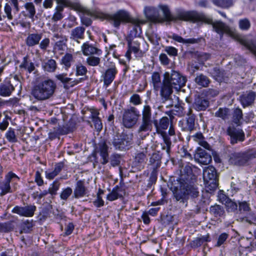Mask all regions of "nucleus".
<instances>
[{"instance_id": "obj_47", "label": "nucleus", "mask_w": 256, "mask_h": 256, "mask_svg": "<svg viewBox=\"0 0 256 256\" xmlns=\"http://www.w3.org/2000/svg\"><path fill=\"white\" fill-rule=\"evenodd\" d=\"M194 81L197 84L202 87L208 86L210 82L208 78L203 74H198L194 79Z\"/></svg>"}, {"instance_id": "obj_64", "label": "nucleus", "mask_w": 256, "mask_h": 256, "mask_svg": "<svg viewBox=\"0 0 256 256\" xmlns=\"http://www.w3.org/2000/svg\"><path fill=\"white\" fill-rule=\"evenodd\" d=\"M50 44V40L49 38H44L39 43V47L42 51H46L47 48L49 46Z\"/></svg>"}, {"instance_id": "obj_49", "label": "nucleus", "mask_w": 256, "mask_h": 256, "mask_svg": "<svg viewBox=\"0 0 256 256\" xmlns=\"http://www.w3.org/2000/svg\"><path fill=\"white\" fill-rule=\"evenodd\" d=\"M213 4L222 8H228L234 5L233 0H212Z\"/></svg>"}, {"instance_id": "obj_43", "label": "nucleus", "mask_w": 256, "mask_h": 256, "mask_svg": "<svg viewBox=\"0 0 256 256\" xmlns=\"http://www.w3.org/2000/svg\"><path fill=\"white\" fill-rule=\"evenodd\" d=\"M68 40L55 42L53 46V52L54 53L59 52L60 54H64V51L67 48Z\"/></svg>"}, {"instance_id": "obj_36", "label": "nucleus", "mask_w": 256, "mask_h": 256, "mask_svg": "<svg viewBox=\"0 0 256 256\" xmlns=\"http://www.w3.org/2000/svg\"><path fill=\"white\" fill-rule=\"evenodd\" d=\"M210 74L216 80L220 82L225 81L228 78L226 71L218 67H215L212 69Z\"/></svg>"}, {"instance_id": "obj_4", "label": "nucleus", "mask_w": 256, "mask_h": 256, "mask_svg": "<svg viewBox=\"0 0 256 256\" xmlns=\"http://www.w3.org/2000/svg\"><path fill=\"white\" fill-rule=\"evenodd\" d=\"M200 196L198 187L195 184L179 182V186L174 188L173 197L174 201L186 207L190 198L195 199Z\"/></svg>"}, {"instance_id": "obj_2", "label": "nucleus", "mask_w": 256, "mask_h": 256, "mask_svg": "<svg viewBox=\"0 0 256 256\" xmlns=\"http://www.w3.org/2000/svg\"><path fill=\"white\" fill-rule=\"evenodd\" d=\"M186 78L178 72L172 70L166 72L164 76L163 85L161 92V100L162 102L172 100L173 89L180 90L186 84Z\"/></svg>"}, {"instance_id": "obj_40", "label": "nucleus", "mask_w": 256, "mask_h": 256, "mask_svg": "<svg viewBox=\"0 0 256 256\" xmlns=\"http://www.w3.org/2000/svg\"><path fill=\"white\" fill-rule=\"evenodd\" d=\"M166 114L170 116L171 118L174 117V115L181 117L185 114L184 108L180 104H176L172 110L166 112Z\"/></svg>"}, {"instance_id": "obj_63", "label": "nucleus", "mask_w": 256, "mask_h": 256, "mask_svg": "<svg viewBox=\"0 0 256 256\" xmlns=\"http://www.w3.org/2000/svg\"><path fill=\"white\" fill-rule=\"evenodd\" d=\"M52 40L55 42L56 40H63L68 39L66 36L64 35L61 31H60L56 32L53 34Z\"/></svg>"}, {"instance_id": "obj_3", "label": "nucleus", "mask_w": 256, "mask_h": 256, "mask_svg": "<svg viewBox=\"0 0 256 256\" xmlns=\"http://www.w3.org/2000/svg\"><path fill=\"white\" fill-rule=\"evenodd\" d=\"M162 10L164 17H161L162 22H176L178 20L190 22L193 23L197 22L198 21H204L206 22H210V20L207 19L204 16V13L200 12L196 10L186 11L184 10H178L176 11L174 16L171 14L170 8L167 6H160Z\"/></svg>"}, {"instance_id": "obj_57", "label": "nucleus", "mask_w": 256, "mask_h": 256, "mask_svg": "<svg viewBox=\"0 0 256 256\" xmlns=\"http://www.w3.org/2000/svg\"><path fill=\"white\" fill-rule=\"evenodd\" d=\"M86 64L92 66H96L100 63V58L94 56H89L86 60Z\"/></svg>"}, {"instance_id": "obj_48", "label": "nucleus", "mask_w": 256, "mask_h": 256, "mask_svg": "<svg viewBox=\"0 0 256 256\" xmlns=\"http://www.w3.org/2000/svg\"><path fill=\"white\" fill-rule=\"evenodd\" d=\"M230 114V110L226 108H220L214 114L215 116L220 118L224 120L228 119Z\"/></svg>"}, {"instance_id": "obj_35", "label": "nucleus", "mask_w": 256, "mask_h": 256, "mask_svg": "<svg viewBox=\"0 0 256 256\" xmlns=\"http://www.w3.org/2000/svg\"><path fill=\"white\" fill-rule=\"evenodd\" d=\"M163 142L161 143L162 149L166 150L167 154V162L170 159L172 141L169 136L166 134H162Z\"/></svg>"}, {"instance_id": "obj_12", "label": "nucleus", "mask_w": 256, "mask_h": 256, "mask_svg": "<svg viewBox=\"0 0 256 256\" xmlns=\"http://www.w3.org/2000/svg\"><path fill=\"white\" fill-rule=\"evenodd\" d=\"M140 116L139 111L135 107L124 110L122 115V124L126 128H132L138 122Z\"/></svg>"}, {"instance_id": "obj_44", "label": "nucleus", "mask_w": 256, "mask_h": 256, "mask_svg": "<svg viewBox=\"0 0 256 256\" xmlns=\"http://www.w3.org/2000/svg\"><path fill=\"white\" fill-rule=\"evenodd\" d=\"M74 60L73 55L70 53H66L62 57L60 64L64 66L66 70H68L72 66V64Z\"/></svg>"}, {"instance_id": "obj_33", "label": "nucleus", "mask_w": 256, "mask_h": 256, "mask_svg": "<svg viewBox=\"0 0 256 256\" xmlns=\"http://www.w3.org/2000/svg\"><path fill=\"white\" fill-rule=\"evenodd\" d=\"M140 44L138 42L128 40V48L134 53L136 58H142L144 54V52L140 50Z\"/></svg>"}, {"instance_id": "obj_41", "label": "nucleus", "mask_w": 256, "mask_h": 256, "mask_svg": "<svg viewBox=\"0 0 256 256\" xmlns=\"http://www.w3.org/2000/svg\"><path fill=\"white\" fill-rule=\"evenodd\" d=\"M20 68L24 69L30 74L36 69L34 63L30 61L28 56L24 57L20 65Z\"/></svg>"}, {"instance_id": "obj_31", "label": "nucleus", "mask_w": 256, "mask_h": 256, "mask_svg": "<svg viewBox=\"0 0 256 256\" xmlns=\"http://www.w3.org/2000/svg\"><path fill=\"white\" fill-rule=\"evenodd\" d=\"M24 7L25 10L22 11L21 14L26 18H28L34 21V16L36 13L34 4L32 2H27L24 4Z\"/></svg>"}, {"instance_id": "obj_46", "label": "nucleus", "mask_w": 256, "mask_h": 256, "mask_svg": "<svg viewBox=\"0 0 256 256\" xmlns=\"http://www.w3.org/2000/svg\"><path fill=\"white\" fill-rule=\"evenodd\" d=\"M34 226V222L32 220H27L23 222L20 224V234L30 233L32 230Z\"/></svg>"}, {"instance_id": "obj_52", "label": "nucleus", "mask_w": 256, "mask_h": 256, "mask_svg": "<svg viewBox=\"0 0 256 256\" xmlns=\"http://www.w3.org/2000/svg\"><path fill=\"white\" fill-rule=\"evenodd\" d=\"M243 118L242 110L238 108H236L232 114V122L237 126H240L241 124L240 120Z\"/></svg>"}, {"instance_id": "obj_10", "label": "nucleus", "mask_w": 256, "mask_h": 256, "mask_svg": "<svg viewBox=\"0 0 256 256\" xmlns=\"http://www.w3.org/2000/svg\"><path fill=\"white\" fill-rule=\"evenodd\" d=\"M133 134L118 133L113 137L112 143L116 150H124L128 149L132 143Z\"/></svg>"}, {"instance_id": "obj_20", "label": "nucleus", "mask_w": 256, "mask_h": 256, "mask_svg": "<svg viewBox=\"0 0 256 256\" xmlns=\"http://www.w3.org/2000/svg\"><path fill=\"white\" fill-rule=\"evenodd\" d=\"M256 98V92L252 90L243 92L240 98V101L244 108L252 106L254 103Z\"/></svg>"}, {"instance_id": "obj_45", "label": "nucleus", "mask_w": 256, "mask_h": 256, "mask_svg": "<svg viewBox=\"0 0 256 256\" xmlns=\"http://www.w3.org/2000/svg\"><path fill=\"white\" fill-rule=\"evenodd\" d=\"M210 212L216 218L222 217L224 216L225 214L224 208L218 204L211 206L210 208Z\"/></svg>"}, {"instance_id": "obj_50", "label": "nucleus", "mask_w": 256, "mask_h": 256, "mask_svg": "<svg viewBox=\"0 0 256 256\" xmlns=\"http://www.w3.org/2000/svg\"><path fill=\"white\" fill-rule=\"evenodd\" d=\"M247 49L256 56V40L246 38L245 42H242Z\"/></svg>"}, {"instance_id": "obj_21", "label": "nucleus", "mask_w": 256, "mask_h": 256, "mask_svg": "<svg viewBox=\"0 0 256 256\" xmlns=\"http://www.w3.org/2000/svg\"><path fill=\"white\" fill-rule=\"evenodd\" d=\"M15 90L14 86L12 84L10 78H6L0 84V96L8 97L12 95Z\"/></svg>"}, {"instance_id": "obj_11", "label": "nucleus", "mask_w": 256, "mask_h": 256, "mask_svg": "<svg viewBox=\"0 0 256 256\" xmlns=\"http://www.w3.org/2000/svg\"><path fill=\"white\" fill-rule=\"evenodd\" d=\"M153 123L151 108L148 105H146L142 111V121L138 130V133L142 134L144 132L152 131Z\"/></svg>"}, {"instance_id": "obj_60", "label": "nucleus", "mask_w": 256, "mask_h": 256, "mask_svg": "<svg viewBox=\"0 0 256 256\" xmlns=\"http://www.w3.org/2000/svg\"><path fill=\"white\" fill-rule=\"evenodd\" d=\"M72 194V188L70 187H67L62 189L60 194V198L62 200H66Z\"/></svg>"}, {"instance_id": "obj_5", "label": "nucleus", "mask_w": 256, "mask_h": 256, "mask_svg": "<svg viewBox=\"0 0 256 256\" xmlns=\"http://www.w3.org/2000/svg\"><path fill=\"white\" fill-rule=\"evenodd\" d=\"M56 85L51 79H46L34 85L31 92L32 96L38 101H44L51 98L56 90Z\"/></svg>"}, {"instance_id": "obj_54", "label": "nucleus", "mask_w": 256, "mask_h": 256, "mask_svg": "<svg viewBox=\"0 0 256 256\" xmlns=\"http://www.w3.org/2000/svg\"><path fill=\"white\" fill-rule=\"evenodd\" d=\"M64 6L62 4H58L55 8V12L52 16V20L54 22H57L61 20L64 18L62 12L64 11Z\"/></svg>"}, {"instance_id": "obj_1", "label": "nucleus", "mask_w": 256, "mask_h": 256, "mask_svg": "<svg viewBox=\"0 0 256 256\" xmlns=\"http://www.w3.org/2000/svg\"><path fill=\"white\" fill-rule=\"evenodd\" d=\"M99 18L106 20L114 28L118 29L122 24L131 23L134 26L130 32L131 37L136 38L141 34V28L139 20L131 17L130 13L124 10H120L113 14L102 12Z\"/></svg>"}, {"instance_id": "obj_29", "label": "nucleus", "mask_w": 256, "mask_h": 256, "mask_svg": "<svg viewBox=\"0 0 256 256\" xmlns=\"http://www.w3.org/2000/svg\"><path fill=\"white\" fill-rule=\"evenodd\" d=\"M162 154L160 151L154 152L150 158L149 164L152 170H158L162 164Z\"/></svg>"}, {"instance_id": "obj_25", "label": "nucleus", "mask_w": 256, "mask_h": 256, "mask_svg": "<svg viewBox=\"0 0 256 256\" xmlns=\"http://www.w3.org/2000/svg\"><path fill=\"white\" fill-rule=\"evenodd\" d=\"M88 190L85 186L84 182L82 180H78L75 186L74 191V197L76 198H79L88 195Z\"/></svg>"}, {"instance_id": "obj_16", "label": "nucleus", "mask_w": 256, "mask_h": 256, "mask_svg": "<svg viewBox=\"0 0 256 256\" xmlns=\"http://www.w3.org/2000/svg\"><path fill=\"white\" fill-rule=\"evenodd\" d=\"M36 207L34 204H27L24 206H16L12 210L14 214H16L22 216L32 217L35 212Z\"/></svg>"}, {"instance_id": "obj_34", "label": "nucleus", "mask_w": 256, "mask_h": 256, "mask_svg": "<svg viewBox=\"0 0 256 256\" xmlns=\"http://www.w3.org/2000/svg\"><path fill=\"white\" fill-rule=\"evenodd\" d=\"M169 38H172L174 40L182 44H198L201 41L202 38H190L188 39H185L182 38L181 36H178L176 34H173L172 35H169L168 36Z\"/></svg>"}, {"instance_id": "obj_8", "label": "nucleus", "mask_w": 256, "mask_h": 256, "mask_svg": "<svg viewBox=\"0 0 256 256\" xmlns=\"http://www.w3.org/2000/svg\"><path fill=\"white\" fill-rule=\"evenodd\" d=\"M97 154H98L101 158L100 163L102 164L105 165L109 162L108 146L105 140L98 142L95 150L88 157V160L93 162L94 168L98 164Z\"/></svg>"}, {"instance_id": "obj_24", "label": "nucleus", "mask_w": 256, "mask_h": 256, "mask_svg": "<svg viewBox=\"0 0 256 256\" xmlns=\"http://www.w3.org/2000/svg\"><path fill=\"white\" fill-rule=\"evenodd\" d=\"M120 186H116L113 188L112 192L108 194L106 198L110 201H114L117 200L118 198H123L125 195V190L122 188V186L124 185L123 180H122L120 182Z\"/></svg>"}, {"instance_id": "obj_7", "label": "nucleus", "mask_w": 256, "mask_h": 256, "mask_svg": "<svg viewBox=\"0 0 256 256\" xmlns=\"http://www.w3.org/2000/svg\"><path fill=\"white\" fill-rule=\"evenodd\" d=\"M256 157V151L248 150L245 152H234L228 156L230 164L244 166L248 164L250 160Z\"/></svg>"}, {"instance_id": "obj_59", "label": "nucleus", "mask_w": 256, "mask_h": 256, "mask_svg": "<svg viewBox=\"0 0 256 256\" xmlns=\"http://www.w3.org/2000/svg\"><path fill=\"white\" fill-rule=\"evenodd\" d=\"M239 28L243 30H247L250 27V22L248 19L245 18L241 19L238 22Z\"/></svg>"}, {"instance_id": "obj_22", "label": "nucleus", "mask_w": 256, "mask_h": 256, "mask_svg": "<svg viewBox=\"0 0 256 256\" xmlns=\"http://www.w3.org/2000/svg\"><path fill=\"white\" fill-rule=\"evenodd\" d=\"M144 12L146 18L153 23H162L161 16L158 10L154 7H145Z\"/></svg>"}, {"instance_id": "obj_6", "label": "nucleus", "mask_w": 256, "mask_h": 256, "mask_svg": "<svg viewBox=\"0 0 256 256\" xmlns=\"http://www.w3.org/2000/svg\"><path fill=\"white\" fill-rule=\"evenodd\" d=\"M204 16L207 19L210 20V22L208 23L204 21H198L197 22H202L207 24H211L214 30L220 34V39L222 38L224 34H225L235 39L241 44L244 46V43L242 42H245L246 38L239 34L235 29L230 28L225 23L221 21H217L213 22L211 18L206 16L204 14Z\"/></svg>"}, {"instance_id": "obj_53", "label": "nucleus", "mask_w": 256, "mask_h": 256, "mask_svg": "<svg viewBox=\"0 0 256 256\" xmlns=\"http://www.w3.org/2000/svg\"><path fill=\"white\" fill-rule=\"evenodd\" d=\"M14 222L8 221L0 223V232L8 233L14 229Z\"/></svg>"}, {"instance_id": "obj_13", "label": "nucleus", "mask_w": 256, "mask_h": 256, "mask_svg": "<svg viewBox=\"0 0 256 256\" xmlns=\"http://www.w3.org/2000/svg\"><path fill=\"white\" fill-rule=\"evenodd\" d=\"M204 182L208 186H210V190L216 188L218 186V174L216 170L212 166H208L203 172Z\"/></svg>"}, {"instance_id": "obj_39", "label": "nucleus", "mask_w": 256, "mask_h": 256, "mask_svg": "<svg viewBox=\"0 0 256 256\" xmlns=\"http://www.w3.org/2000/svg\"><path fill=\"white\" fill-rule=\"evenodd\" d=\"M42 68L45 72H52L56 69L57 64L54 60L48 59L42 62Z\"/></svg>"}, {"instance_id": "obj_38", "label": "nucleus", "mask_w": 256, "mask_h": 256, "mask_svg": "<svg viewBox=\"0 0 256 256\" xmlns=\"http://www.w3.org/2000/svg\"><path fill=\"white\" fill-rule=\"evenodd\" d=\"M192 111L191 108L189 109L187 114L186 126L184 130L186 131L191 132L194 129L196 116L192 113Z\"/></svg>"}, {"instance_id": "obj_26", "label": "nucleus", "mask_w": 256, "mask_h": 256, "mask_svg": "<svg viewBox=\"0 0 256 256\" xmlns=\"http://www.w3.org/2000/svg\"><path fill=\"white\" fill-rule=\"evenodd\" d=\"M82 51L84 55L86 56H90L94 54L100 56L102 53L101 50L90 44L88 42L83 44L82 46Z\"/></svg>"}, {"instance_id": "obj_9", "label": "nucleus", "mask_w": 256, "mask_h": 256, "mask_svg": "<svg viewBox=\"0 0 256 256\" xmlns=\"http://www.w3.org/2000/svg\"><path fill=\"white\" fill-rule=\"evenodd\" d=\"M20 178L12 172H10L5 176L4 181L0 182V196H4L8 193H12L17 189V182Z\"/></svg>"}, {"instance_id": "obj_37", "label": "nucleus", "mask_w": 256, "mask_h": 256, "mask_svg": "<svg viewBox=\"0 0 256 256\" xmlns=\"http://www.w3.org/2000/svg\"><path fill=\"white\" fill-rule=\"evenodd\" d=\"M152 81L154 89L156 91H160V94L161 96L162 88L163 85V81L161 82L160 76L158 72H154L152 76Z\"/></svg>"}, {"instance_id": "obj_14", "label": "nucleus", "mask_w": 256, "mask_h": 256, "mask_svg": "<svg viewBox=\"0 0 256 256\" xmlns=\"http://www.w3.org/2000/svg\"><path fill=\"white\" fill-rule=\"evenodd\" d=\"M226 133L229 136L228 140L232 145L238 142H242L245 140V134L242 130L236 128L233 125H230L227 128Z\"/></svg>"}, {"instance_id": "obj_51", "label": "nucleus", "mask_w": 256, "mask_h": 256, "mask_svg": "<svg viewBox=\"0 0 256 256\" xmlns=\"http://www.w3.org/2000/svg\"><path fill=\"white\" fill-rule=\"evenodd\" d=\"M230 237V234L228 232H222L219 234L216 238V242L214 244V246L220 248L226 244V240Z\"/></svg>"}, {"instance_id": "obj_19", "label": "nucleus", "mask_w": 256, "mask_h": 256, "mask_svg": "<svg viewBox=\"0 0 256 256\" xmlns=\"http://www.w3.org/2000/svg\"><path fill=\"white\" fill-rule=\"evenodd\" d=\"M194 158L196 161L204 165L208 164L212 160L211 155L205 150L200 147H198L196 150Z\"/></svg>"}, {"instance_id": "obj_42", "label": "nucleus", "mask_w": 256, "mask_h": 256, "mask_svg": "<svg viewBox=\"0 0 256 256\" xmlns=\"http://www.w3.org/2000/svg\"><path fill=\"white\" fill-rule=\"evenodd\" d=\"M76 129V124L72 122H68L58 130L59 134L64 135L73 132Z\"/></svg>"}, {"instance_id": "obj_30", "label": "nucleus", "mask_w": 256, "mask_h": 256, "mask_svg": "<svg viewBox=\"0 0 256 256\" xmlns=\"http://www.w3.org/2000/svg\"><path fill=\"white\" fill-rule=\"evenodd\" d=\"M154 124L156 128V132L161 134L162 136V134L165 133L163 130H166L169 126V119L166 116H164L160 119L159 122L157 120H154Z\"/></svg>"}, {"instance_id": "obj_28", "label": "nucleus", "mask_w": 256, "mask_h": 256, "mask_svg": "<svg viewBox=\"0 0 256 256\" xmlns=\"http://www.w3.org/2000/svg\"><path fill=\"white\" fill-rule=\"evenodd\" d=\"M148 153L147 147L142 148V150H137L135 154L134 164L135 166H141L146 162V154Z\"/></svg>"}, {"instance_id": "obj_56", "label": "nucleus", "mask_w": 256, "mask_h": 256, "mask_svg": "<svg viewBox=\"0 0 256 256\" xmlns=\"http://www.w3.org/2000/svg\"><path fill=\"white\" fill-rule=\"evenodd\" d=\"M88 72L86 68L82 63L80 62L76 64V76H84L86 75Z\"/></svg>"}, {"instance_id": "obj_62", "label": "nucleus", "mask_w": 256, "mask_h": 256, "mask_svg": "<svg viewBox=\"0 0 256 256\" xmlns=\"http://www.w3.org/2000/svg\"><path fill=\"white\" fill-rule=\"evenodd\" d=\"M110 164L114 167L118 166L120 162V156L117 154H113L110 158Z\"/></svg>"}, {"instance_id": "obj_27", "label": "nucleus", "mask_w": 256, "mask_h": 256, "mask_svg": "<svg viewBox=\"0 0 256 256\" xmlns=\"http://www.w3.org/2000/svg\"><path fill=\"white\" fill-rule=\"evenodd\" d=\"M42 36V32L29 34L25 40L26 45L28 47H33L38 44Z\"/></svg>"}, {"instance_id": "obj_17", "label": "nucleus", "mask_w": 256, "mask_h": 256, "mask_svg": "<svg viewBox=\"0 0 256 256\" xmlns=\"http://www.w3.org/2000/svg\"><path fill=\"white\" fill-rule=\"evenodd\" d=\"M67 74L62 73L56 74V78L64 84V87L65 89L68 90L78 84L85 79L82 78L79 79L72 80V78L68 77Z\"/></svg>"}, {"instance_id": "obj_58", "label": "nucleus", "mask_w": 256, "mask_h": 256, "mask_svg": "<svg viewBox=\"0 0 256 256\" xmlns=\"http://www.w3.org/2000/svg\"><path fill=\"white\" fill-rule=\"evenodd\" d=\"M60 183L58 180H55L53 183L50 185L48 191L49 193L52 195H56L57 194V191L58 190Z\"/></svg>"}, {"instance_id": "obj_55", "label": "nucleus", "mask_w": 256, "mask_h": 256, "mask_svg": "<svg viewBox=\"0 0 256 256\" xmlns=\"http://www.w3.org/2000/svg\"><path fill=\"white\" fill-rule=\"evenodd\" d=\"M6 138L10 142L15 143L18 142V138L16 136L14 130L12 128H10L6 132Z\"/></svg>"}, {"instance_id": "obj_23", "label": "nucleus", "mask_w": 256, "mask_h": 256, "mask_svg": "<svg viewBox=\"0 0 256 256\" xmlns=\"http://www.w3.org/2000/svg\"><path fill=\"white\" fill-rule=\"evenodd\" d=\"M210 106V102L204 96H198L195 98L192 108L198 112L205 111Z\"/></svg>"}, {"instance_id": "obj_61", "label": "nucleus", "mask_w": 256, "mask_h": 256, "mask_svg": "<svg viewBox=\"0 0 256 256\" xmlns=\"http://www.w3.org/2000/svg\"><path fill=\"white\" fill-rule=\"evenodd\" d=\"M225 206L228 212H234L238 210L237 204L231 199L228 202H226Z\"/></svg>"}, {"instance_id": "obj_15", "label": "nucleus", "mask_w": 256, "mask_h": 256, "mask_svg": "<svg viewBox=\"0 0 256 256\" xmlns=\"http://www.w3.org/2000/svg\"><path fill=\"white\" fill-rule=\"evenodd\" d=\"M194 180H196V176L193 174L191 166L187 164L180 170L179 182L194 184Z\"/></svg>"}, {"instance_id": "obj_32", "label": "nucleus", "mask_w": 256, "mask_h": 256, "mask_svg": "<svg viewBox=\"0 0 256 256\" xmlns=\"http://www.w3.org/2000/svg\"><path fill=\"white\" fill-rule=\"evenodd\" d=\"M85 28L82 26H77L71 30L70 39L78 42V40L84 38Z\"/></svg>"}, {"instance_id": "obj_18", "label": "nucleus", "mask_w": 256, "mask_h": 256, "mask_svg": "<svg viewBox=\"0 0 256 256\" xmlns=\"http://www.w3.org/2000/svg\"><path fill=\"white\" fill-rule=\"evenodd\" d=\"M117 74L118 70L114 65L107 68L102 75L104 86L108 88L114 80Z\"/></svg>"}]
</instances>
